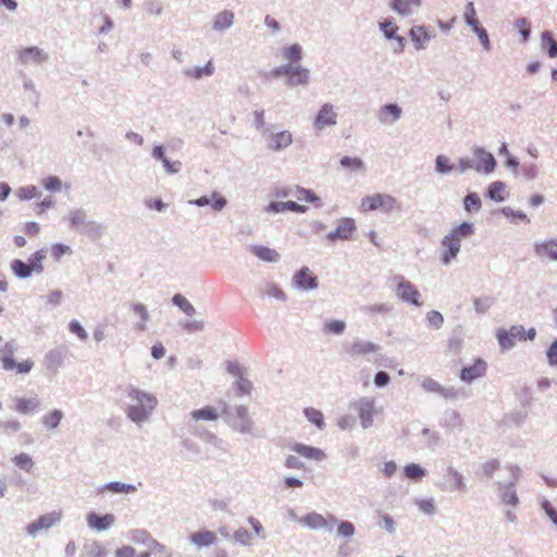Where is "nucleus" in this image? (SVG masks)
<instances>
[{"label": "nucleus", "mask_w": 557, "mask_h": 557, "mask_svg": "<svg viewBox=\"0 0 557 557\" xmlns=\"http://www.w3.org/2000/svg\"><path fill=\"white\" fill-rule=\"evenodd\" d=\"M380 28L388 40L396 38L398 26L392 20L380 23Z\"/></svg>", "instance_id": "338daca9"}, {"label": "nucleus", "mask_w": 557, "mask_h": 557, "mask_svg": "<svg viewBox=\"0 0 557 557\" xmlns=\"http://www.w3.org/2000/svg\"><path fill=\"white\" fill-rule=\"evenodd\" d=\"M473 156L479 159L478 162H475L476 165L480 166V172H484L485 174L492 173L496 168V160L494 156L486 151L482 147H474Z\"/></svg>", "instance_id": "2eb2a0df"}, {"label": "nucleus", "mask_w": 557, "mask_h": 557, "mask_svg": "<svg viewBox=\"0 0 557 557\" xmlns=\"http://www.w3.org/2000/svg\"><path fill=\"white\" fill-rule=\"evenodd\" d=\"M16 196L21 200H30L33 198L39 197L38 188L34 185H26L20 187L16 191Z\"/></svg>", "instance_id": "680f3d73"}, {"label": "nucleus", "mask_w": 557, "mask_h": 557, "mask_svg": "<svg viewBox=\"0 0 557 557\" xmlns=\"http://www.w3.org/2000/svg\"><path fill=\"white\" fill-rule=\"evenodd\" d=\"M463 207L470 213L478 212L482 207L481 198L476 193L469 191L463 198Z\"/></svg>", "instance_id": "ea45409f"}, {"label": "nucleus", "mask_w": 557, "mask_h": 557, "mask_svg": "<svg viewBox=\"0 0 557 557\" xmlns=\"http://www.w3.org/2000/svg\"><path fill=\"white\" fill-rule=\"evenodd\" d=\"M421 435H423L426 438L425 446L429 449H435L442 442L440 433L432 431L429 428L422 429Z\"/></svg>", "instance_id": "3c124183"}, {"label": "nucleus", "mask_w": 557, "mask_h": 557, "mask_svg": "<svg viewBox=\"0 0 557 557\" xmlns=\"http://www.w3.org/2000/svg\"><path fill=\"white\" fill-rule=\"evenodd\" d=\"M17 55L18 61L25 65L41 64L48 59L47 54L38 47L23 48L18 50Z\"/></svg>", "instance_id": "4468645a"}, {"label": "nucleus", "mask_w": 557, "mask_h": 557, "mask_svg": "<svg viewBox=\"0 0 557 557\" xmlns=\"http://www.w3.org/2000/svg\"><path fill=\"white\" fill-rule=\"evenodd\" d=\"M305 417L314 424L319 430H323L325 426L323 413L315 408H306L304 410Z\"/></svg>", "instance_id": "de8ad7c7"}, {"label": "nucleus", "mask_w": 557, "mask_h": 557, "mask_svg": "<svg viewBox=\"0 0 557 557\" xmlns=\"http://www.w3.org/2000/svg\"><path fill=\"white\" fill-rule=\"evenodd\" d=\"M449 234L460 243L462 238H469L474 234V225L471 222H462L455 226Z\"/></svg>", "instance_id": "f704fd0d"}, {"label": "nucleus", "mask_w": 557, "mask_h": 557, "mask_svg": "<svg viewBox=\"0 0 557 557\" xmlns=\"http://www.w3.org/2000/svg\"><path fill=\"white\" fill-rule=\"evenodd\" d=\"M394 281L397 282L396 296L408 305L414 307H421L423 305L421 300V294L417 287L410 282L404 278L401 275H396Z\"/></svg>", "instance_id": "20e7f679"}, {"label": "nucleus", "mask_w": 557, "mask_h": 557, "mask_svg": "<svg viewBox=\"0 0 557 557\" xmlns=\"http://www.w3.org/2000/svg\"><path fill=\"white\" fill-rule=\"evenodd\" d=\"M107 491L114 494H133L137 492V487L134 484L112 481L107 483Z\"/></svg>", "instance_id": "4c0bfd02"}, {"label": "nucleus", "mask_w": 557, "mask_h": 557, "mask_svg": "<svg viewBox=\"0 0 557 557\" xmlns=\"http://www.w3.org/2000/svg\"><path fill=\"white\" fill-rule=\"evenodd\" d=\"M290 449L305 458L314 459L318 461H321L326 457L322 449L313 447V446H308L302 443H295L290 447Z\"/></svg>", "instance_id": "4be33fe9"}, {"label": "nucleus", "mask_w": 557, "mask_h": 557, "mask_svg": "<svg viewBox=\"0 0 557 557\" xmlns=\"http://www.w3.org/2000/svg\"><path fill=\"white\" fill-rule=\"evenodd\" d=\"M361 208L364 211L381 210L384 213L401 211L400 202L388 194H374L361 199Z\"/></svg>", "instance_id": "7ed1b4c3"}, {"label": "nucleus", "mask_w": 557, "mask_h": 557, "mask_svg": "<svg viewBox=\"0 0 557 557\" xmlns=\"http://www.w3.org/2000/svg\"><path fill=\"white\" fill-rule=\"evenodd\" d=\"M310 82V71L301 65H296L286 79L288 87L307 86Z\"/></svg>", "instance_id": "412c9836"}, {"label": "nucleus", "mask_w": 557, "mask_h": 557, "mask_svg": "<svg viewBox=\"0 0 557 557\" xmlns=\"http://www.w3.org/2000/svg\"><path fill=\"white\" fill-rule=\"evenodd\" d=\"M463 18L465 23L469 27L475 26L476 24L480 23L479 18L476 17V11L473 2L470 1L466 4Z\"/></svg>", "instance_id": "052dcab7"}, {"label": "nucleus", "mask_w": 557, "mask_h": 557, "mask_svg": "<svg viewBox=\"0 0 557 557\" xmlns=\"http://www.w3.org/2000/svg\"><path fill=\"white\" fill-rule=\"evenodd\" d=\"M172 304L178 307L186 315L193 317L196 314L195 307L182 294H175L172 297Z\"/></svg>", "instance_id": "58836bf2"}, {"label": "nucleus", "mask_w": 557, "mask_h": 557, "mask_svg": "<svg viewBox=\"0 0 557 557\" xmlns=\"http://www.w3.org/2000/svg\"><path fill=\"white\" fill-rule=\"evenodd\" d=\"M474 310L479 314H483L488 311V309L495 304V298L493 296H482L473 298Z\"/></svg>", "instance_id": "a18cd8bd"}, {"label": "nucleus", "mask_w": 557, "mask_h": 557, "mask_svg": "<svg viewBox=\"0 0 557 557\" xmlns=\"http://www.w3.org/2000/svg\"><path fill=\"white\" fill-rule=\"evenodd\" d=\"M442 246L445 249L442 252L441 261L443 264L448 265L458 256L461 244L457 240V238H454L450 234H448L442 239Z\"/></svg>", "instance_id": "ddd939ff"}, {"label": "nucleus", "mask_w": 557, "mask_h": 557, "mask_svg": "<svg viewBox=\"0 0 557 557\" xmlns=\"http://www.w3.org/2000/svg\"><path fill=\"white\" fill-rule=\"evenodd\" d=\"M2 366L5 370L12 371L15 370L16 373H28L33 369L32 360H24L22 362L16 363L13 357L4 356L2 359Z\"/></svg>", "instance_id": "b1692460"}, {"label": "nucleus", "mask_w": 557, "mask_h": 557, "mask_svg": "<svg viewBox=\"0 0 557 557\" xmlns=\"http://www.w3.org/2000/svg\"><path fill=\"white\" fill-rule=\"evenodd\" d=\"M194 433L198 435L202 441L213 445L216 448H222L223 441L219 438L214 433L209 431L195 430Z\"/></svg>", "instance_id": "e2e57ef3"}, {"label": "nucleus", "mask_w": 557, "mask_h": 557, "mask_svg": "<svg viewBox=\"0 0 557 557\" xmlns=\"http://www.w3.org/2000/svg\"><path fill=\"white\" fill-rule=\"evenodd\" d=\"M500 469V461L496 458L490 459L482 463L481 472L482 475L490 480L494 476V473Z\"/></svg>", "instance_id": "603ef678"}, {"label": "nucleus", "mask_w": 557, "mask_h": 557, "mask_svg": "<svg viewBox=\"0 0 557 557\" xmlns=\"http://www.w3.org/2000/svg\"><path fill=\"white\" fill-rule=\"evenodd\" d=\"M214 73L212 61H209L205 66H194L184 70L183 74L186 77L201 79L203 76H211Z\"/></svg>", "instance_id": "c756f323"}, {"label": "nucleus", "mask_w": 557, "mask_h": 557, "mask_svg": "<svg viewBox=\"0 0 557 557\" xmlns=\"http://www.w3.org/2000/svg\"><path fill=\"white\" fill-rule=\"evenodd\" d=\"M251 251L256 257L265 262H277L281 258L280 253L275 249L265 246H252Z\"/></svg>", "instance_id": "c85d7f7f"}, {"label": "nucleus", "mask_w": 557, "mask_h": 557, "mask_svg": "<svg viewBox=\"0 0 557 557\" xmlns=\"http://www.w3.org/2000/svg\"><path fill=\"white\" fill-rule=\"evenodd\" d=\"M498 487L499 498L502 504L517 507L520 504L518 494L516 492V486L512 485V482H496Z\"/></svg>", "instance_id": "f3484780"}, {"label": "nucleus", "mask_w": 557, "mask_h": 557, "mask_svg": "<svg viewBox=\"0 0 557 557\" xmlns=\"http://www.w3.org/2000/svg\"><path fill=\"white\" fill-rule=\"evenodd\" d=\"M299 522L313 530L324 529L331 532L337 523V518L332 513L324 517L321 513L312 511L300 518Z\"/></svg>", "instance_id": "423d86ee"}, {"label": "nucleus", "mask_w": 557, "mask_h": 557, "mask_svg": "<svg viewBox=\"0 0 557 557\" xmlns=\"http://www.w3.org/2000/svg\"><path fill=\"white\" fill-rule=\"evenodd\" d=\"M221 416L224 418L226 424L234 431L240 434H253L255 422L252 418L249 417L246 406L238 405L232 408L224 403Z\"/></svg>", "instance_id": "f03ea898"}, {"label": "nucleus", "mask_w": 557, "mask_h": 557, "mask_svg": "<svg viewBox=\"0 0 557 557\" xmlns=\"http://www.w3.org/2000/svg\"><path fill=\"white\" fill-rule=\"evenodd\" d=\"M47 252L48 249L41 248L30 255L28 258V263L33 272L38 274L44 272V261L47 258Z\"/></svg>", "instance_id": "473e14b6"}, {"label": "nucleus", "mask_w": 557, "mask_h": 557, "mask_svg": "<svg viewBox=\"0 0 557 557\" xmlns=\"http://www.w3.org/2000/svg\"><path fill=\"white\" fill-rule=\"evenodd\" d=\"M534 252L540 258H549L557 261V240L548 239L534 245Z\"/></svg>", "instance_id": "5701e85b"}, {"label": "nucleus", "mask_w": 557, "mask_h": 557, "mask_svg": "<svg viewBox=\"0 0 557 557\" xmlns=\"http://www.w3.org/2000/svg\"><path fill=\"white\" fill-rule=\"evenodd\" d=\"M151 156L156 160L162 162L164 171L168 174H176L182 170V162L178 160H176V161L169 160L168 157L165 156V149L162 145L154 146L152 149Z\"/></svg>", "instance_id": "dca6fc26"}, {"label": "nucleus", "mask_w": 557, "mask_h": 557, "mask_svg": "<svg viewBox=\"0 0 557 557\" xmlns=\"http://www.w3.org/2000/svg\"><path fill=\"white\" fill-rule=\"evenodd\" d=\"M337 114L334 112V106L331 103H324L315 119H314V127L318 131H322L327 126H334L336 124Z\"/></svg>", "instance_id": "f8f14e48"}, {"label": "nucleus", "mask_w": 557, "mask_h": 557, "mask_svg": "<svg viewBox=\"0 0 557 557\" xmlns=\"http://www.w3.org/2000/svg\"><path fill=\"white\" fill-rule=\"evenodd\" d=\"M425 26H413L409 30V37L417 50L425 49L426 44L434 37Z\"/></svg>", "instance_id": "6ab92c4d"}, {"label": "nucleus", "mask_w": 557, "mask_h": 557, "mask_svg": "<svg viewBox=\"0 0 557 557\" xmlns=\"http://www.w3.org/2000/svg\"><path fill=\"white\" fill-rule=\"evenodd\" d=\"M131 539L135 543L144 544L147 548L150 547V541L153 540L151 534L144 529L133 530Z\"/></svg>", "instance_id": "13d9d810"}, {"label": "nucleus", "mask_w": 557, "mask_h": 557, "mask_svg": "<svg viewBox=\"0 0 557 557\" xmlns=\"http://www.w3.org/2000/svg\"><path fill=\"white\" fill-rule=\"evenodd\" d=\"M264 210L269 213H280L283 211H293L296 213H305L308 210L307 206L299 205L296 201L288 200V201H271Z\"/></svg>", "instance_id": "a211bd4d"}, {"label": "nucleus", "mask_w": 557, "mask_h": 557, "mask_svg": "<svg viewBox=\"0 0 557 557\" xmlns=\"http://www.w3.org/2000/svg\"><path fill=\"white\" fill-rule=\"evenodd\" d=\"M39 406L36 398H16L14 410L18 413L27 414L35 411Z\"/></svg>", "instance_id": "c9c22d12"}, {"label": "nucleus", "mask_w": 557, "mask_h": 557, "mask_svg": "<svg viewBox=\"0 0 557 557\" xmlns=\"http://www.w3.org/2000/svg\"><path fill=\"white\" fill-rule=\"evenodd\" d=\"M541 508L552 521V523L557 527V509L553 506V504L547 499H543L541 502Z\"/></svg>", "instance_id": "774afa93"}, {"label": "nucleus", "mask_w": 557, "mask_h": 557, "mask_svg": "<svg viewBox=\"0 0 557 557\" xmlns=\"http://www.w3.org/2000/svg\"><path fill=\"white\" fill-rule=\"evenodd\" d=\"M283 57L294 62H299L302 58V48L298 44H294L283 49Z\"/></svg>", "instance_id": "6e6d98bb"}, {"label": "nucleus", "mask_w": 557, "mask_h": 557, "mask_svg": "<svg viewBox=\"0 0 557 557\" xmlns=\"http://www.w3.org/2000/svg\"><path fill=\"white\" fill-rule=\"evenodd\" d=\"M335 525L337 527V534L342 537H351L356 532L354 523L347 520L337 519Z\"/></svg>", "instance_id": "bf43d9fd"}, {"label": "nucleus", "mask_w": 557, "mask_h": 557, "mask_svg": "<svg viewBox=\"0 0 557 557\" xmlns=\"http://www.w3.org/2000/svg\"><path fill=\"white\" fill-rule=\"evenodd\" d=\"M442 425L447 429L455 430L462 425V418L458 411L447 410L445 411V419Z\"/></svg>", "instance_id": "37998d69"}, {"label": "nucleus", "mask_w": 557, "mask_h": 557, "mask_svg": "<svg viewBox=\"0 0 557 557\" xmlns=\"http://www.w3.org/2000/svg\"><path fill=\"white\" fill-rule=\"evenodd\" d=\"M190 416L194 420H206V421H215L219 418V413L215 408L211 406H206L200 409L193 410Z\"/></svg>", "instance_id": "e433bc0d"}, {"label": "nucleus", "mask_w": 557, "mask_h": 557, "mask_svg": "<svg viewBox=\"0 0 557 557\" xmlns=\"http://www.w3.org/2000/svg\"><path fill=\"white\" fill-rule=\"evenodd\" d=\"M293 284L300 290H313L318 287V276L308 267H302L293 276Z\"/></svg>", "instance_id": "1a4fd4ad"}, {"label": "nucleus", "mask_w": 557, "mask_h": 557, "mask_svg": "<svg viewBox=\"0 0 557 557\" xmlns=\"http://www.w3.org/2000/svg\"><path fill=\"white\" fill-rule=\"evenodd\" d=\"M403 109L397 103H386L381 107L379 120L385 124H392L401 117Z\"/></svg>", "instance_id": "aec40b11"}, {"label": "nucleus", "mask_w": 557, "mask_h": 557, "mask_svg": "<svg viewBox=\"0 0 557 557\" xmlns=\"http://www.w3.org/2000/svg\"><path fill=\"white\" fill-rule=\"evenodd\" d=\"M189 203L196 207L210 206L214 212L222 211L227 206L226 198L218 191H213L211 196H201L189 200Z\"/></svg>", "instance_id": "9d476101"}, {"label": "nucleus", "mask_w": 557, "mask_h": 557, "mask_svg": "<svg viewBox=\"0 0 557 557\" xmlns=\"http://www.w3.org/2000/svg\"><path fill=\"white\" fill-rule=\"evenodd\" d=\"M541 47L550 59L557 57V41L550 30H544L541 34Z\"/></svg>", "instance_id": "7c9ffc66"}, {"label": "nucleus", "mask_w": 557, "mask_h": 557, "mask_svg": "<svg viewBox=\"0 0 557 557\" xmlns=\"http://www.w3.org/2000/svg\"><path fill=\"white\" fill-rule=\"evenodd\" d=\"M127 397L132 404L125 410L126 416L132 422L140 426L150 419L158 406V399L154 395L135 387H131L127 391Z\"/></svg>", "instance_id": "f257e3e1"}, {"label": "nucleus", "mask_w": 557, "mask_h": 557, "mask_svg": "<svg viewBox=\"0 0 557 557\" xmlns=\"http://www.w3.org/2000/svg\"><path fill=\"white\" fill-rule=\"evenodd\" d=\"M191 543L199 547H207L213 545L216 542V535L214 532L205 530L195 532L189 536Z\"/></svg>", "instance_id": "a878e982"}, {"label": "nucleus", "mask_w": 557, "mask_h": 557, "mask_svg": "<svg viewBox=\"0 0 557 557\" xmlns=\"http://www.w3.org/2000/svg\"><path fill=\"white\" fill-rule=\"evenodd\" d=\"M346 330V323L343 320H326L323 324L324 334L341 335Z\"/></svg>", "instance_id": "a19ab883"}, {"label": "nucleus", "mask_w": 557, "mask_h": 557, "mask_svg": "<svg viewBox=\"0 0 557 557\" xmlns=\"http://www.w3.org/2000/svg\"><path fill=\"white\" fill-rule=\"evenodd\" d=\"M496 338L498 341L502 350L507 351L515 347L516 341L509 335V332L505 329H499L496 332Z\"/></svg>", "instance_id": "49530a36"}, {"label": "nucleus", "mask_w": 557, "mask_h": 557, "mask_svg": "<svg viewBox=\"0 0 557 557\" xmlns=\"http://www.w3.org/2000/svg\"><path fill=\"white\" fill-rule=\"evenodd\" d=\"M380 349V346L369 341H356L351 344L348 352L351 356L367 355L375 352Z\"/></svg>", "instance_id": "bb28decb"}, {"label": "nucleus", "mask_w": 557, "mask_h": 557, "mask_svg": "<svg viewBox=\"0 0 557 557\" xmlns=\"http://www.w3.org/2000/svg\"><path fill=\"white\" fill-rule=\"evenodd\" d=\"M13 461H14L15 466H17L20 469H23L27 472H29L34 467V462H33L30 456H28L25 453H21V454L16 455L13 458Z\"/></svg>", "instance_id": "69168bd1"}, {"label": "nucleus", "mask_w": 557, "mask_h": 557, "mask_svg": "<svg viewBox=\"0 0 557 557\" xmlns=\"http://www.w3.org/2000/svg\"><path fill=\"white\" fill-rule=\"evenodd\" d=\"M426 321L430 327L440 330L444 324V317L437 310H431L426 313Z\"/></svg>", "instance_id": "0e129e2a"}, {"label": "nucleus", "mask_w": 557, "mask_h": 557, "mask_svg": "<svg viewBox=\"0 0 557 557\" xmlns=\"http://www.w3.org/2000/svg\"><path fill=\"white\" fill-rule=\"evenodd\" d=\"M487 363L481 358L475 359L473 364L463 367L460 371V380L466 383H471L474 380L485 375Z\"/></svg>", "instance_id": "9b49d317"}, {"label": "nucleus", "mask_w": 557, "mask_h": 557, "mask_svg": "<svg viewBox=\"0 0 557 557\" xmlns=\"http://www.w3.org/2000/svg\"><path fill=\"white\" fill-rule=\"evenodd\" d=\"M471 30L478 36L479 41L485 51L492 50V44L490 40V36L487 30L481 25V23L476 24L475 26L470 27Z\"/></svg>", "instance_id": "c03bdc74"}, {"label": "nucleus", "mask_w": 557, "mask_h": 557, "mask_svg": "<svg viewBox=\"0 0 557 557\" xmlns=\"http://www.w3.org/2000/svg\"><path fill=\"white\" fill-rule=\"evenodd\" d=\"M404 473L407 479L419 481L426 474V470L418 463H408L404 468Z\"/></svg>", "instance_id": "09e8293b"}, {"label": "nucleus", "mask_w": 557, "mask_h": 557, "mask_svg": "<svg viewBox=\"0 0 557 557\" xmlns=\"http://www.w3.org/2000/svg\"><path fill=\"white\" fill-rule=\"evenodd\" d=\"M506 188L507 185L504 182L495 181L488 185L486 196L495 202H503L508 196V194L505 195Z\"/></svg>", "instance_id": "393cba45"}, {"label": "nucleus", "mask_w": 557, "mask_h": 557, "mask_svg": "<svg viewBox=\"0 0 557 557\" xmlns=\"http://www.w3.org/2000/svg\"><path fill=\"white\" fill-rule=\"evenodd\" d=\"M362 312L366 314H387L393 310V306L388 304H374V305H367L361 308Z\"/></svg>", "instance_id": "5fc2aeb1"}, {"label": "nucleus", "mask_w": 557, "mask_h": 557, "mask_svg": "<svg viewBox=\"0 0 557 557\" xmlns=\"http://www.w3.org/2000/svg\"><path fill=\"white\" fill-rule=\"evenodd\" d=\"M339 164L342 168L349 170L350 172L364 173L367 170L363 160L358 157L345 156L339 160Z\"/></svg>", "instance_id": "2f4dec72"}, {"label": "nucleus", "mask_w": 557, "mask_h": 557, "mask_svg": "<svg viewBox=\"0 0 557 557\" xmlns=\"http://www.w3.org/2000/svg\"><path fill=\"white\" fill-rule=\"evenodd\" d=\"M356 222L351 218H341L337 221V227L326 235V239L334 243L338 239L349 240L352 238V234L356 232Z\"/></svg>", "instance_id": "6e6552de"}, {"label": "nucleus", "mask_w": 557, "mask_h": 557, "mask_svg": "<svg viewBox=\"0 0 557 557\" xmlns=\"http://www.w3.org/2000/svg\"><path fill=\"white\" fill-rule=\"evenodd\" d=\"M515 27L522 37V41H529L531 37V23L525 17H519L515 21Z\"/></svg>", "instance_id": "864d4df0"}, {"label": "nucleus", "mask_w": 557, "mask_h": 557, "mask_svg": "<svg viewBox=\"0 0 557 557\" xmlns=\"http://www.w3.org/2000/svg\"><path fill=\"white\" fill-rule=\"evenodd\" d=\"M234 23V13L230 10H224L214 16L212 28L221 32L230 28Z\"/></svg>", "instance_id": "cd10ccee"}, {"label": "nucleus", "mask_w": 557, "mask_h": 557, "mask_svg": "<svg viewBox=\"0 0 557 557\" xmlns=\"http://www.w3.org/2000/svg\"><path fill=\"white\" fill-rule=\"evenodd\" d=\"M446 474L453 479V484L449 487L453 491L467 492V485L463 475L454 467L449 466L446 468Z\"/></svg>", "instance_id": "72a5a7b5"}, {"label": "nucleus", "mask_w": 557, "mask_h": 557, "mask_svg": "<svg viewBox=\"0 0 557 557\" xmlns=\"http://www.w3.org/2000/svg\"><path fill=\"white\" fill-rule=\"evenodd\" d=\"M11 270L16 276L21 278L28 277L33 273L29 263H25L20 259H15L11 262Z\"/></svg>", "instance_id": "8fccbe9b"}, {"label": "nucleus", "mask_w": 557, "mask_h": 557, "mask_svg": "<svg viewBox=\"0 0 557 557\" xmlns=\"http://www.w3.org/2000/svg\"><path fill=\"white\" fill-rule=\"evenodd\" d=\"M49 252L54 261H60L63 256L71 255L72 249L67 245L57 243L50 247Z\"/></svg>", "instance_id": "4d7b16f0"}, {"label": "nucleus", "mask_w": 557, "mask_h": 557, "mask_svg": "<svg viewBox=\"0 0 557 557\" xmlns=\"http://www.w3.org/2000/svg\"><path fill=\"white\" fill-rule=\"evenodd\" d=\"M355 409L358 411L360 424L364 430L373 425V417L381 412L375 408V400L371 397H361L356 401Z\"/></svg>", "instance_id": "39448f33"}, {"label": "nucleus", "mask_w": 557, "mask_h": 557, "mask_svg": "<svg viewBox=\"0 0 557 557\" xmlns=\"http://www.w3.org/2000/svg\"><path fill=\"white\" fill-rule=\"evenodd\" d=\"M455 169V165L450 163V160L445 154H438L435 158V172L441 175H447Z\"/></svg>", "instance_id": "79ce46f5"}, {"label": "nucleus", "mask_w": 557, "mask_h": 557, "mask_svg": "<svg viewBox=\"0 0 557 557\" xmlns=\"http://www.w3.org/2000/svg\"><path fill=\"white\" fill-rule=\"evenodd\" d=\"M262 136L267 139L268 148L272 151L286 149L293 143V135L289 131L273 133L270 132V128H264Z\"/></svg>", "instance_id": "0eeeda50"}]
</instances>
